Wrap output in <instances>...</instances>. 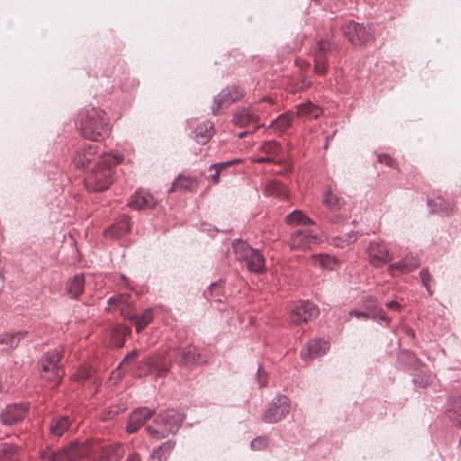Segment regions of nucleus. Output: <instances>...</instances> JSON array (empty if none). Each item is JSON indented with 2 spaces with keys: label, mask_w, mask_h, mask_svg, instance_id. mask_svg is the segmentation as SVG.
<instances>
[{
  "label": "nucleus",
  "mask_w": 461,
  "mask_h": 461,
  "mask_svg": "<svg viewBox=\"0 0 461 461\" xmlns=\"http://www.w3.org/2000/svg\"><path fill=\"white\" fill-rule=\"evenodd\" d=\"M3 459L2 461H19L16 456V448L9 445H4L2 447Z\"/></svg>",
  "instance_id": "37998d69"
},
{
  "label": "nucleus",
  "mask_w": 461,
  "mask_h": 461,
  "mask_svg": "<svg viewBox=\"0 0 461 461\" xmlns=\"http://www.w3.org/2000/svg\"><path fill=\"white\" fill-rule=\"evenodd\" d=\"M266 194L267 195H274L277 197L285 196L286 192L284 185L280 182L273 180L267 184Z\"/></svg>",
  "instance_id": "ea45409f"
},
{
  "label": "nucleus",
  "mask_w": 461,
  "mask_h": 461,
  "mask_svg": "<svg viewBox=\"0 0 461 461\" xmlns=\"http://www.w3.org/2000/svg\"><path fill=\"white\" fill-rule=\"evenodd\" d=\"M294 112H287L278 116L271 124L273 131L278 134L284 133L292 125L294 118Z\"/></svg>",
  "instance_id": "473e14b6"
},
{
  "label": "nucleus",
  "mask_w": 461,
  "mask_h": 461,
  "mask_svg": "<svg viewBox=\"0 0 461 461\" xmlns=\"http://www.w3.org/2000/svg\"><path fill=\"white\" fill-rule=\"evenodd\" d=\"M198 185L199 181L196 177L179 175L173 182L169 192H194L197 190Z\"/></svg>",
  "instance_id": "bb28decb"
},
{
  "label": "nucleus",
  "mask_w": 461,
  "mask_h": 461,
  "mask_svg": "<svg viewBox=\"0 0 461 461\" xmlns=\"http://www.w3.org/2000/svg\"><path fill=\"white\" fill-rule=\"evenodd\" d=\"M318 314V308L312 303L304 301L291 310L290 319L293 323L301 325L307 323L312 319L317 317Z\"/></svg>",
  "instance_id": "f8f14e48"
},
{
  "label": "nucleus",
  "mask_w": 461,
  "mask_h": 461,
  "mask_svg": "<svg viewBox=\"0 0 461 461\" xmlns=\"http://www.w3.org/2000/svg\"><path fill=\"white\" fill-rule=\"evenodd\" d=\"M125 461H142V459L139 453L132 451L129 453Z\"/></svg>",
  "instance_id": "13d9d810"
},
{
  "label": "nucleus",
  "mask_w": 461,
  "mask_h": 461,
  "mask_svg": "<svg viewBox=\"0 0 461 461\" xmlns=\"http://www.w3.org/2000/svg\"><path fill=\"white\" fill-rule=\"evenodd\" d=\"M97 154V146L83 144L77 147L72 155V164L76 169L84 170Z\"/></svg>",
  "instance_id": "ddd939ff"
},
{
  "label": "nucleus",
  "mask_w": 461,
  "mask_h": 461,
  "mask_svg": "<svg viewBox=\"0 0 461 461\" xmlns=\"http://www.w3.org/2000/svg\"><path fill=\"white\" fill-rule=\"evenodd\" d=\"M76 125L86 140L99 141L109 133L110 122L106 113L100 108L91 107L78 113Z\"/></svg>",
  "instance_id": "f257e3e1"
},
{
  "label": "nucleus",
  "mask_w": 461,
  "mask_h": 461,
  "mask_svg": "<svg viewBox=\"0 0 461 461\" xmlns=\"http://www.w3.org/2000/svg\"><path fill=\"white\" fill-rule=\"evenodd\" d=\"M343 31L354 45H363L371 39L369 29L353 21L348 22L344 26Z\"/></svg>",
  "instance_id": "4468645a"
},
{
  "label": "nucleus",
  "mask_w": 461,
  "mask_h": 461,
  "mask_svg": "<svg viewBox=\"0 0 461 461\" xmlns=\"http://www.w3.org/2000/svg\"><path fill=\"white\" fill-rule=\"evenodd\" d=\"M325 235L317 227L302 228L296 230L291 236L290 245L292 249H306L312 245L324 241Z\"/></svg>",
  "instance_id": "6e6552de"
},
{
  "label": "nucleus",
  "mask_w": 461,
  "mask_h": 461,
  "mask_svg": "<svg viewBox=\"0 0 461 461\" xmlns=\"http://www.w3.org/2000/svg\"><path fill=\"white\" fill-rule=\"evenodd\" d=\"M114 345H115L116 347H118V348H119V347H122V346L123 345V339H122V338H121V337H120V338H118V339H116V340H115V342H114Z\"/></svg>",
  "instance_id": "e2e57ef3"
},
{
  "label": "nucleus",
  "mask_w": 461,
  "mask_h": 461,
  "mask_svg": "<svg viewBox=\"0 0 461 461\" xmlns=\"http://www.w3.org/2000/svg\"><path fill=\"white\" fill-rule=\"evenodd\" d=\"M259 111V105L257 107L242 108L238 110L232 119L235 125L246 127L249 124L256 123L260 120V115L257 113Z\"/></svg>",
  "instance_id": "412c9836"
},
{
  "label": "nucleus",
  "mask_w": 461,
  "mask_h": 461,
  "mask_svg": "<svg viewBox=\"0 0 461 461\" xmlns=\"http://www.w3.org/2000/svg\"><path fill=\"white\" fill-rule=\"evenodd\" d=\"M268 445V438L265 436L257 437L252 439L250 447L252 450H262Z\"/></svg>",
  "instance_id": "49530a36"
},
{
  "label": "nucleus",
  "mask_w": 461,
  "mask_h": 461,
  "mask_svg": "<svg viewBox=\"0 0 461 461\" xmlns=\"http://www.w3.org/2000/svg\"><path fill=\"white\" fill-rule=\"evenodd\" d=\"M139 351L134 349L129 352L120 363L118 369L129 368L132 371V375L136 377H142L150 375V368L153 358L150 357H145L142 360L136 362V357Z\"/></svg>",
  "instance_id": "9d476101"
},
{
  "label": "nucleus",
  "mask_w": 461,
  "mask_h": 461,
  "mask_svg": "<svg viewBox=\"0 0 461 461\" xmlns=\"http://www.w3.org/2000/svg\"><path fill=\"white\" fill-rule=\"evenodd\" d=\"M262 156H255L252 161L256 163H275L279 161L281 147L276 141L270 140L263 143L259 148Z\"/></svg>",
  "instance_id": "f3484780"
},
{
  "label": "nucleus",
  "mask_w": 461,
  "mask_h": 461,
  "mask_svg": "<svg viewBox=\"0 0 461 461\" xmlns=\"http://www.w3.org/2000/svg\"><path fill=\"white\" fill-rule=\"evenodd\" d=\"M178 356L176 357V361L180 366H188L191 365H198L204 362V359L201 357L197 348L189 346L186 348H179Z\"/></svg>",
  "instance_id": "b1692460"
},
{
  "label": "nucleus",
  "mask_w": 461,
  "mask_h": 461,
  "mask_svg": "<svg viewBox=\"0 0 461 461\" xmlns=\"http://www.w3.org/2000/svg\"><path fill=\"white\" fill-rule=\"evenodd\" d=\"M243 96L244 90L239 86H232L224 88L214 98L212 107V113H220L221 110L227 109L232 103L240 100Z\"/></svg>",
  "instance_id": "9b49d317"
},
{
  "label": "nucleus",
  "mask_w": 461,
  "mask_h": 461,
  "mask_svg": "<svg viewBox=\"0 0 461 461\" xmlns=\"http://www.w3.org/2000/svg\"><path fill=\"white\" fill-rule=\"evenodd\" d=\"M420 264L418 258L412 255H408L399 262L391 265L389 267V271L393 276L396 274L409 273L418 268Z\"/></svg>",
  "instance_id": "a878e982"
},
{
  "label": "nucleus",
  "mask_w": 461,
  "mask_h": 461,
  "mask_svg": "<svg viewBox=\"0 0 461 461\" xmlns=\"http://www.w3.org/2000/svg\"><path fill=\"white\" fill-rule=\"evenodd\" d=\"M171 366V362L168 360L157 361L153 359L149 374L155 377H163L169 372Z\"/></svg>",
  "instance_id": "c9c22d12"
},
{
  "label": "nucleus",
  "mask_w": 461,
  "mask_h": 461,
  "mask_svg": "<svg viewBox=\"0 0 461 461\" xmlns=\"http://www.w3.org/2000/svg\"><path fill=\"white\" fill-rule=\"evenodd\" d=\"M239 162V159H233L227 162L212 164L209 168L210 170H214V173L211 176L212 182L217 185L220 182L221 173L228 167L233 166Z\"/></svg>",
  "instance_id": "e433bc0d"
},
{
  "label": "nucleus",
  "mask_w": 461,
  "mask_h": 461,
  "mask_svg": "<svg viewBox=\"0 0 461 461\" xmlns=\"http://www.w3.org/2000/svg\"><path fill=\"white\" fill-rule=\"evenodd\" d=\"M214 134L213 124L211 122H204L197 125L192 133V138L198 143L206 144Z\"/></svg>",
  "instance_id": "c85d7f7f"
},
{
  "label": "nucleus",
  "mask_w": 461,
  "mask_h": 461,
  "mask_svg": "<svg viewBox=\"0 0 461 461\" xmlns=\"http://www.w3.org/2000/svg\"><path fill=\"white\" fill-rule=\"evenodd\" d=\"M367 254L370 263L374 267H381L393 259L385 244L379 241H372L367 248Z\"/></svg>",
  "instance_id": "2eb2a0df"
},
{
  "label": "nucleus",
  "mask_w": 461,
  "mask_h": 461,
  "mask_svg": "<svg viewBox=\"0 0 461 461\" xmlns=\"http://www.w3.org/2000/svg\"><path fill=\"white\" fill-rule=\"evenodd\" d=\"M330 344L328 340L321 339H311L301 350L303 359H313L324 356L330 349Z\"/></svg>",
  "instance_id": "dca6fc26"
},
{
  "label": "nucleus",
  "mask_w": 461,
  "mask_h": 461,
  "mask_svg": "<svg viewBox=\"0 0 461 461\" xmlns=\"http://www.w3.org/2000/svg\"><path fill=\"white\" fill-rule=\"evenodd\" d=\"M155 204L156 201L150 194L137 192L131 196L128 205L132 209L140 210L152 208Z\"/></svg>",
  "instance_id": "c756f323"
},
{
  "label": "nucleus",
  "mask_w": 461,
  "mask_h": 461,
  "mask_svg": "<svg viewBox=\"0 0 461 461\" xmlns=\"http://www.w3.org/2000/svg\"><path fill=\"white\" fill-rule=\"evenodd\" d=\"M420 274L423 285L426 287H429L431 276L429 274V272L425 269H422Z\"/></svg>",
  "instance_id": "6e6d98bb"
},
{
  "label": "nucleus",
  "mask_w": 461,
  "mask_h": 461,
  "mask_svg": "<svg viewBox=\"0 0 461 461\" xmlns=\"http://www.w3.org/2000/svg\"><path fill=\"white\" fill-rule=\"evenodd\" d=\"M122 158V155L118 152L102 157L85 179L86 188L93 192L106 190L113 182L115 166L120 164Z\"/></svg>",
  "instance_id": "f03ea898"
},
{
  "label": "nucleus",
  "mask_w": 461,
  "mask_h": 461,
  "mask_svg": "<svg viewBox=\"0 0 461 461\" xmlns=\"http://www.w3.org/2000/svg\"><path fill=\"white\" fill-rule=\"evenodd\" d=\"M305 67L306 68L310 67V64L309 63H305Z\"/></svg>",
  "instance_id": "338daca9"
},
{
  "label": "nucleus",
  "mask_w": 461,
  "mask_h": 461,
  "mask_svg": "<svg viewBox=\"0 0 461 461\" xmlns=\"http://www.w3.org/2000/svg\"><path fill=\"white\" fill-rule=\"evenodd\" d=\"M258 383L260 388L267 386V374L262 371V367L259 366L257 372Z\"/></svg>",
  "instance_id": "8fccbe9b"
},
{
  "label": "nucleus",
  "mask_w": 461,
  "mask_h": 461,
  "mask_svg": "<svg viewBox=\"0 0 461 461\" xmlns=\"http://www.w3.org/2000/svg\"><path fill=\"white\" fill-rule=\"evenodd\" d=\"M236 258L253 273H261L265 267V258L258 249L250 248L245 241L235 240L232 243Z\"/></svg>",
  "instance_id": "423d86ee"
},
{
  "label": "nucleus",
  "mask_w": 461,
  "mask_h": 461,
  "mask_svg": "<svg viewBox=\"0 0 461 461\" xmlns=\"http://www.w3.org/2000/svg\"><path fill=\"white\" fill-rule=\"evenodd\" d=\"M28 407L25 403H13L6 406L2 412L1 420L5 425L14 424L23 420L27 414Z\"/></svg>",
  "instance_id": "aec40b11"
},
{
  "label": "nucleus",
  "mask_w": 461,
  "mask_h": 461,
  "mask_svg": "<svg viewBox=\"0 0 461 461\" xmlns=\"http://www.w3.org/2000/svg\"><path fill=\"white\" fill-rule=\"evenodd\" d=\"M88 454L89 448L86 443L74 440L58 450L50 447H45L41 451V461H77Z\"/></svg>",
  "instance_id": "20e7f679"
},
{
  "label": "nucleus",
  "mask_w": 461,
  "mask_h": 461,
  "mask_svg": "<svg viewBox=\"0 0 461 461\" xmlns=\"http://www.w3.org/2000/svg\"><path fill=\"white\" fill-rule=\"evenodd\" d=\"M68 288H82L85 285V276L82 274L76 275L69 282Z\"/></svg>",
  "instance_id": "de8ad7c7"
},
{
  "label": "nucleus",
  "mask_w": 461,
  "mask_h": 461,
  "mask_svg": "<svg viewBox=\"0 0 461 461\" xmlns=\"http://www.w3.org/2000/svg\"><path fill=\"white\" fill-rule=\"evenodd\" d=\"M246 134H247V131H242V132H240V133L238 134V136H239V138H243V137H245V136H246Z\"/></svg>",
  "instance_id": "0e129e2a"
},
{
  "label": "nucleus",
  "mask_w": 461,
  "mask_h": 461,
  "mask_svg": "<svg viewBox=\"0 0 461 461\" xmlns=\"http://www.w3.org/2000/svg\"><path fill=\"white\" fill-rule=\"evenodd\" d=\"M174 447H175V442L172 440H167L154 450L159 451V453H163L165 455V452L171 451L174 448Z\"/></svg>",
  "instance_id": "603ef678"
},
{
  "label": "nucleus",
  "mask_w": 461,
  "mask_h": 461,
  "mask_svg": "<svg viewBox=\"0 0 461 461\" xmlns=\"http://www.w3.org/2000/svg\"><path fill=\"white\" fill-rule=\"evenodd\" d=\"M166 456L163 453H159V451H155L150 454L149 461H166Z\"/></svg>",
  "instance_id": "4d7b16f0"
},
{
  "label": "nucleus",
  "mask_w": 461,
  "mask_h": 461,
  "mask_svg": "<svg viewBox=\"0 0 461 461\" xmlns=\"http://www.w3.org/2000/svg\"><path fill=\"white\" fill-rule=\"evenodd\" d=\"M131 230L130 218L123 216L118 222L113 224L106 232L107 237L119 238Z\"/></svg>",
  "instance_id": "72a5a7b5"
},
{
  "label": "nucleus",
  "mask_w": 461,
  "mask_h": 461,
  "mask_svg": "<svg viewBox=\"0 0 461 461\" xmlns=\"http://www.w3.org/2000/svg\"><path fill=\"white\" fill-rule=\"evenodd\" d=\"M83 292H84V290H72V289H69V290H68V294L71 298H77L80 294H83Z\"/></svg>",
  "instance_id": "bf43d9fd"
},
{
  "label": "nucleus",
  "mask_w": 461,
  "mask_h": 461,
  "mask_svg": "<svg viewBox=\"0 0 461 461\" xmlns=\"http://www.w3.org/2000/svg\"><path fill=\"white\" fill-rule=\"evenodd\" d=\"M63 357L62 348H53L47 351L38 362V368L43 379L59 383L63 376L60 361Z\"/></svg>",
  "instance_id": "39448f33"
},
{
  "label": "nucleus",
  "mask_w": 461,
  "mask_h": 461,
  "mask_svg": "<svg viewBox=\"0 0 461 461\" xmlns=\"http://www.w3.org/2000/svg\"><path fill=\"white\" fill-rule=\"evenodd\" d=\"M73 420L68 415H56L49 424V431L53 438L63 436L71 428Z\"/></svg>",
  "instance_id": "4be33fe9"
},
{
  "label": "nucleus",
  "mask_w": 461,
  "mask_h": 461,
  "mask_svg": "<svg viewBox=\"0 0 461 461\" xmlns=\"http://www.w3.org/2000/svg\"><path fill=\"white\" fill-rule=\"evenodd\" d=\"M131 317L134 319L136 330L140 333L152 321L153 314L150 309H147L140 315Z\"/></svg>",
  "instance_id": "4c0bfd02"
},
{
  "label": "nucleus",
  "mask_w": 461,
  "mask_h": 461,
  "mask_svg": "<svg viewBox=\"0 0 461 461\" xmlns=\"http://www.w3.org/2000/svg\"><path fill=\"white\" fill-rule=\"evenodd\" d=\"M93 375L92 369L88 367H80L74 375L75 380L78 382L87 381L91 379Z\"/></svg>",
  "instance_id": "a18cd8bd"
},
{
  "label": "nucleus",
  "mask_w": 461,
  "mask_h": 461,
  "mask_svg": "<svg viewBox=\"0 0 461 461\" xmlns=\"http://www.w3.org/2000/svg\"><path fill=\"white\" fill-rule=\"evenodd\" d=\"M138 296V293L135 294H131L130 293H122L110 297L107 301V303L111 307L114 306L115 308L120 309L122 314H125L127 318H130L129 312L125 313V311L131 307Z\"/></svg>",
  "instance_id": "5701e85b"
},
{
  "label": "nucleus",
  "mask_w": 461,
  "mask_h": 461,
  "mask_svg": "<svg viewBox=\"0 0 461 461\" xmlns=\"http://www.w3.org/2000/svg\"><path fill=\"white\" fill-rule=\"evenodd\" d=\"M431 381V375L426 373L419 374L412 379V383L420 388L427 387Z\"/></svg>",
  "instance_id": "c03bdc74"
},
{
  "label": "nucleus",
  "mask_w": 461,
  "mask_h": 461,
  "mask_svg": "<svg viewBox=\"0 0 461 461\" xmlns=\"http://www.w3.org/2000/svg\"><path fill=\"white\" fill-rule=\"evenodd\" d=\"M290 408V399L285 394H277L268 403L267 410L261 415V419L266 423H277L286 417Z\"/></svg>",
  "instance_id": "0eeeda50"
},
{
  "label": "nucleus",
  "mask_w": 461,
  "mask_h": 461,
  "mask_svg": "<svg viewBox=\"0 0 461 461\" xmlns=\"http://www.w3.org/2000/svg\"><path fill=\"white\" fill-rule=\"evenodd\" d=\"M401 360H405L412 370H418L420 366V362L413 353L405 352L401 355Z\"/></svg>",
  "instance_id": "79ce46f5"
},
{
  "label": "nucleus",
  "mask_w": 461,
  "mask_h": 461,
  "mask_svg": "<svg viewBox=\"0 0 461 461\" xmlns=\"http://www.w3.org/2000/svg\"><path fill=\"white\" fill-rule=\"evenodd\" d=\"M185 419V415L176 409H168L161 412L156 419L158 428L146 427L147 432L155 438H166L168 434L178 431Z\"/></svg>",
  "instance_id": "7ed1b4c3"
},
{
  "label": "nucleus",
  "mask_w": 461,
  "mask_h": 461,
  "mask_svg": "<svg viewBox=\"0 0 461 461\" xmlns=\"http://www.w3.org/2000/svg\"><path fill=\"white\" fill-rule=\"evenodd\" d=\"M350 316H354L356 318H366L371 319V316H373V313H370L369 312H366V310H357L354 309L349 312Z\"/></svg>",
  "instance_id": "3c124183"
},
{
  "label": "nucleus",
  "mask_w": 461,
  "mask_h": 461,
  "mask_svg": "<svg viewBox=\"0 0 461 461\" xmlns=\"http://www.w3.org/2000/svg\"><path fill=\"white\" fill-rule=\"evenodd\" d=\"M360 305L366 312L373 313V316H371L372 320L376 321H384L386 324L390 322V318L384 314V311L380 307L379 302L376 299L372 297L364 298L361 300Z\"/></svg>",
  "instance_id": "393cba45"
},
{
  "label": "nucleus",
  "mask_w": 461,
  "mask_h": 461,
  "mask_svg": "<svg viewBox=\"0 0 461 461\" xmlns=\"http://www.w3.org/2000/svg\"><path fill=\"white\" fill-rule=\"evenodd\" d=\"M269 101H270V100H266V99H264V100H262L260 103H258V104H255V105L253 106V107H257V106H258V105H259V111H258V112H257V113L260 115V118H261L262 116H265V114L268 113V111H267V105H271V104H269Z\"/></svg>",
  "instance_id": "864d4df0"
},
{
  "label": "nucleus",
  "mask_w": 461,
  "mask_h": 461,
  "mask_svg": "<svg viewBox=\"0 0 461 461\" xmlns=\"http://www.w3.org/2000/svg\"><path fill=\"white\" fill-rule=\"evenodd\" d=\"M27 335V331H16L6 333L0 339V346L3 351L14 349L18 347L22 339Z\"/></svg>",
  "instance_id": "2f4dec72"
},
{
  "label": "nucleus",
  "mask_w": 461,
  "mask_h": 461,
  "mask_svg": "<svg viewBox=\"0 0 461 461\" xmlns=\"http://www.w3.org/2000/svg\"><path fill=\"white\" fill-rule=\"evenodd\" d=\"M312 263L320 266L321 268L331 269L337 264V260L329 255H313L312 256Z\"/></svg>",
  "instance_id": "58836bf2"
},
{
  "label": "nucleus",
  "mask_w": 461,
  "mask_h": 461,
  "mask_svg": "<svg viewBox=\"0 0 461 461\" xmlns=\"http://www.w3.org/2000/svg\"><path fill=\"white\" fill-rule=\"evenodd\" d=\"M311 85V82H308V83H305L304 81H303V86H302V88L303 87H307Z\"/></svg>",
  "instance_id": "69168bd1"
},
{
  "label": "nucleus",
  "mask_w": 461,
  "mask_h": 461,
  "mask_svg": "<svg viewBox=\"0 0 461 461\" xmlns=\"http://www.w3.org/2000/svg\"><path fill=\"white\" fill-rule=\"evenodd\" d=\"M333 49V43L329 38L320 39L312 50L313 58V71L319 76L325 75L329 69V55Z\"/></svg>",
  "instance_id": "1a4fd4ad"
},
{
  "label": "nucleus",
  "mask_w": 461,
  "mask_h": 461,
  "mask_svg": "<svg viewBox=\"0 0 461 461\" xmlns=\"http://www.w3.org/2000/svg\"><path fill=\"white\" fill-rule=\"evenodd\" d=\"M377 160L379 163L384 164V165H386L390 167H393V168L396 167V165H397L396 161L393 158H391L388 155H384V154L378 155Z\"/></svg>",
  "instance_id": "09e8293b"
},
{
  "label": "nucleus",
  "mask_w": 461,
  "mask_h": 461,
  "mask_svg": "<svg viewBox=\"0 0 461 461\" xmlns=\"http://www.w3.org/2000/svg\"><path fill=\"white\" fill-rule=\"evenodd\" d=\"M322 114V109L311 102L297 105L294 116L304 119H317Z\"/></svg>",
  "instance_id": "7c9ffc66"
},
{
  "label": "nucleus",
  "mask_w": 461,
  "mask_h": 461,
  "mask_svg": "<svg viewBox=\"0 0 461 461\" xmlns=\"http://www.w3.org/2000/svg\"><path fill=\"white\" fill-rule=\"evenodd\" d=\"M123 409H120L119 407L115 408V409H112L110 411H109V414L110 413H113L112 414V417H113L114 415H117L119 414L121 411H122Z\"/></svg>",
  "instance_id": "680f3d73"
},
{
  "label": "nucleus",
  "mask_w": 461,
  "mask_h": 461,
  "mask_svg": "<svg viewBox=\"0 0 461 461\" xmlns=\"http://www.w3.org/2000/svg\"><path fill=\"white\" fill-rule=\"evenodd\" d=\"M155 411L147 407H139L130 415L126 426V431L130 434L136 432L148 420H149Z\"/></svg>",
  "instance_id": "6ab92c4d"
},
{
  "label": "nucleus",
  "mask_w": 461,
  "mask_h": 461,
  "mask_svg": "<svg viewBox=\"0 0 461 461\" xmlns=\"http://www.w3.org/2000/svg\"><path fill=\"white\" fill-rule=\"evenodd\" d=\"M355 237L354 236H349L348 238H347L346 240H343L341 238H338L334 240V244L337 246V247H344L345 244H349L353 241H355Z\"/></svg>",
  "instance_id": "5fc2aeb1"
},
{
  "label": "nucleus",
  "mask_w": 461,
  "mask_h": 461,
  "mask_svg": "<svg viewBox=\"0 0 461 461\" xmlns=\"http://www.w3.org/2000/svg\"><path fill=\"white\" fill-rule=\"evenodd\" d=\"M324 205L332 212L339 211L344 204V199L332 191H327L323 199Z\"/></svg>",
  "instance_id": "f704fd0d"
},
{
  "label": "nucleus",
  "mask_w": 461,
  "mask_h": 461,
  "mask_svg": "<svg viewBox=\"0 0 461 461\" xmlns=\"http://www.w3.org/2000/svg\"><path fill=\"white\" fill-rule=\"evenodd\" d=\"M428 205L434 212L449 213L453 211L452 201L441 194H433L428 199Z\"/></svg>",
  "instance_id": "cd10ccee"
},
{
  "label": "nucleus",
  "mask_w": 461,
  "mask_h": 461,
  "mask_svg": "<svg viewBox=\"0 0 461 461\" xmlns=\"http://www.w3.org/2000/svg\"><path fill=\"white\" fill-rule=\"evenodd\" d=\"M3 390V386L2 384H0V392Z\"/></svg>",
  "instance_id": "774afa93"
},
{
  "label": "nucleus",
  "mask_w": 461,
  "mask_h": 461,
  "mask_svg": "<svg viewBox=\"0 0 461 461\" xmlns=\"http://www.w3.org/2000/svg\"><path fill=\"white\" fill-rule=\"evenodd\" d=\"M286 221L288 223H300L304 227H308L312 224V221L300 211H294L288 214Z\"/></svg>",
  "instance_id": "a19ab883"
},
{
  "label": "nucleus",
  "mask_w": 461,
  "mask_h": 461,
  "mask_svg": "<svg viewBox=\"0 0 461 461\" xmlns=\"http://www.w3.org/2000/svg\"><path fill=\"white\" fill-rule=\"evenodd\" d=\"M386 307L390 310H398L400 305L396 301H390L386 303Z\"/></svg>",
  "instance_id": "052dcab7"
},
{
  "label": "nucleus",
  "mask_w": 461,
  "mask_h": 461,
  "mask_svg": "<svg viewBox=\"0 0 461 461\" xmlns=\"http://www.w3.org/2000/svg\"><path fill=\"white\" fill-rule=\"evenodd\" d=\"M125 454V447L120 443H113L100 447L95 455V461H120Z\"/></svg>",
  "instance_id": "a211bd4d"
}]
</instances>
